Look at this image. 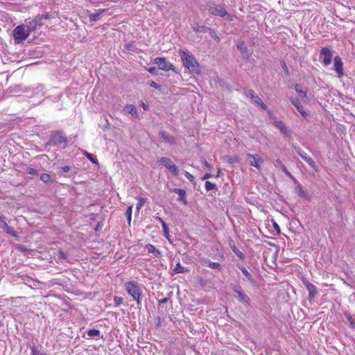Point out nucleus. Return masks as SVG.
<instances>
[{"mask_svg":"<svg viewBox=\"0 0 355 355\" xmlns=\"http://www.w3.org/2000/svg\"><path fill=\"white\" fill-rule=\"evenodd\" d=\"M179 55L181 58L184 67L187 68L190 73L196 75L200 74V64L193 55L189 54L182 49H180Z\"/></svg>","mask_w":355,"mask_h":355,"instance_id":"nucleus-1","label":"nucleus"},{"mask_svg":"<svg viewBox=\"0 0 355 355\" xmlns=\"http://www.w3.org/2000/svg\"><path fill=\"white\" fill-rule=\"evenodd\" d=\"M127 293L137 302L138 306L141 305V288L140 285L135 281H130L124 285Z\"/></svg>","mask_w":355,"mask_h":355,"instance_id":"nucleus-2","label":"nucleus"},{"mask_svg":"<svg viewBox=\"0 0 355 355\" xmlns=\"http://www.w3.org/2000/svg\"><path fill=\"white\" fill-rule=\"evenodd\" d=\"M68 141L67 136L63 131L57 130L51 132L49 139L46 145L49 146H58L62 143L67 144Z\"/></svg>","mask_w":355,"mask_h":355,"instance_id":"nucleus-3","label":"nucleus"},{"mask_svg":"<svg viewBox=\"0 0 355 355\" xmlns=\"http://www.w3.org/2000/svg\"><path fill=\"white\" fill-rule=\"evenodd\" d=\"M208 11L210 15L224 17L230 21L234 19V17L229 14L228 12L220 5L212 4L209 6Z\"/></svg>","mask_w":355,"mask_h":355,"instance_id":"nucleus-4","label":"nucleus"},{"mask_svg":"<svg viewBox=\"0 0 355 355\" xmlns=\"http://www.w3.org/2000/svg\"><path fill=\"white\" fill-rule=\"evenodd\" d=\"M31 32L28 31V29L26 31L23 25L17 26L13 30V37L15 40V42L16 44H20L30 35Z\"/></svg>","mask_w":355,"mask_h":355,"instance_id":"nucleus-5","label":"nucleus"},{"mask_svg":"<svg viewBox=\"0 0 355 355\" xmlns=\"http://www.w3.org/2000/svg\"><path fill=\"white\" fill-rule=\"evenodd\" d=\"M153 62L157 65L159 69L162 71H168L169 70H172L175 71L174 66L171 62H168L165 57H157L153 60Z\"/></svg>","mask_w":355,"mask_h":355,"instance_id":"nucleus-6","label":"nucleus"},{"mask_svg":"<svg viewBox=\"0 0 355 355\" xmlns=\"http://www.w3.org/2000/svg\"><path fill=\"white\" fill-rule=\"evenodd\" d=\"M157 162L160 164H163L165 166L168 171L175 175H178V166L168 157H162L157 159Z\"/></svg>","mask_w":355,"mask_h":355,"instance_id":"nucleus-7","label":"nucleus"},{"mask_svg":"<svg viewBox=\"0 0 355 355\" xmlns=\"http://www.w3.org/2000/svg\"><path fill=\"white\" fill-rule=\"evenodd\" d=\"M333 53L329 47H323L320 51V60L324 66H328L332 60Z\"/></svg>","mask_w":355,"mask_h":355,"instance_id":"nucleus-8","label":"nucleus"},{"mask_svg":"<svg viewBox=\"0 0 355 355\" xmlns=\"http://www.w3.org/2000/svg\"><path fill=\"white\" fill-rule=\"evenodd\" d=\"M231 288L237 294V299L240 302L245 305L250 304V297L242 291L240 286L232 285Z\"/></svg>","mask_w":355,"mask_h":355,"instance_id":"nucleus-9","label":"nucleus"},{"mask_svg":"<svg viewBox=\"0 0 355 355\" xmlns=\"http://www.w3.org/2000/svg\"><path fill=\"white\" fill-rule=\"evenodd\" d=\"M295 151L304 159L312 168L317 171V166L314 160L299 147L294 146Z\"/></svg>","mask_w":355,"mask_h":355,"instance_id":"nucleus-10","label":"nucleus"},{"mask_svg":"<svg viewBox=\"0 0 355 355\" xmlns=\"http://www.w3.org/2000/svg\"><path fill=\"white\" fill-rule=\"evenodd\" d=\"M26 22L27 28L31 33L40 28L43 25L41 18L37 15L34 19H26Z\"/></svg>","mask_w":355,"mask_h":355,"instance_id":"nucleus-11","label":"nucleus"},{"mask_svg":"<svg viewBox=\"0 0 355 355\" xmlns=\"http://www.w3.org/2000/svg\"><path fill=\"white\" fill-rule=\"evenodd\" d=\"M334 70L339 77L343 76V63L342 59L336 56L334 60Z\"/></svg>","mask_w":355,"mask_h":355,"instance_id":"nucleus-12","label":"nucleus"},{"mask_svg":"<svg viewBox=\"0 0 355 355\" xmlns=\"http://www.w3.org/2000/svg\"><path fill=\"white\" fill-rule=\"evenodd\" d=\"M273 122L272 124L275 128L279 130V131L285 136H288L289 135V132L284 123V122L281 120H277L276 117H272Z\"/></svg>","mask_w":355,"mask_h":355,"instance_id":"nucleus-13","label":"nucleus"},{"mask_svg":"<svg viewBox=\"0 0 355 355\" xmlns=\"http://www.w3.org/2000/svg\"><path fill=\"white\" fill-rule=\"evenodd\" d=\"M290 101L291 103L296 107L297 111L302 114L303 117H306L308 116V114L305 112L304 107L301 104L300 100L298 98H291Z\"/></svg>","mask_w":355,"mask_h":355,"instance_id":"nucleus-14","label":"nucleus"},{"mask_svg":"<svg viewBox=\"0 0 355 355\" xmlns=\"http://www.w3.org/2000/svg\"><path fill=\"white\" fill-rule=\"evenodd\" d=\"M171 191L178 193L179 197L178 198V200L183 203L184 205H187V200L186 198V191L184 189H178V188H174L173 189H171Z\"/></svg>","mask_w":355,"mask_h":355,"instance_id":"nucleus-15","label":"nucleus"},{"mask_svg":"<svg viewBox=\"0 0 355 355\" xmlns=\"http://www.w3.org/2000/svg\"><path fill=\"white\" fill-rule=\"evenodd\" d=\"M201 263L202 265L207 266L211 268V269H216V270H220L222 268L221 265L219 263L212 262L209 259H207V258L202 259Z\"/></svg>","mask_w":355,"mask_h":355,"instance_id":"nucleus-16","label":"nucleus"},{"mask_svg":"<svg viewBox=\"0 0 355 355\" xmlns=\"http://www.w3.org/2000/svg\"><path fill=\"white\" fill-rule=\"evenodd\" d=\"M159 138L162 139L164 141L170 144H175L176 143V140L174 137L166 134L164 131H160L159 132Z\"/></svg>","mask_w":355,"mask_h":355,"instance_id":"nucleus-17","label":"nucleus"},{"mask_svg":"<svg viewBox=\"0 0 355 355\" xmlns=\"http://www.w3.org/2000/svg\"><path fill=\"white\" fill-rule=\"evenodd\" d=\"M296 182V186L295 187V192L298 195L299 197L302 198H305L307 200H309V196L306 194L305 191H303L302 186L299 182L296 181V180H294Z\"/></svg>","mask_w":355,"mask_h":355,"instance_id":"nucleus-18","label":"nucleus"},{"mask_svg":"<svg viewBox=\"0 0 355 355\" xmlns=\"http://www.w3.org/2000/svg\"><path fill=\"white\" fill-rule=\"evenodd\" d=\"M275 166L276 168H279L280 169H282L283 171V172L287 175L288 176L289 178H291V179L293 180H295V178L292 175V174L287 170L286 167L285 166V165L282 163V162L279 159H277L276 160V163H275Z\"/></svg>","mask_w":355,"mask_h":355,"instance_id":"nucleus-19","label":"nucleus"},{"mask_svg":"<svg viewBox=\"0 0 355 355\" xmlns=\"http://www.w3.org/2000/svg\"><path fill=\"white\" fill-rule=\"evenodd\" d=\"M230 246L232 249V250L234 252V253L241 259L244 260L245 258V254L241 252L235 245L233 241H230Z\"/></svg>","mask_w":355,"mask_h":355,"instance_id":"nucleus-20","label":"nucleus"},{"mask_svg":"<svg viewBox=\"0 0 355 355\" xmlns=\"http://www.w3.org/2000/svg\"><path fill=\"white\" fill-rule=\"evenodd\" d=\"M306 289L309 291V300H313L318 295V290L315 285L311 284V285H308Z\"/></svg>","mask_w":355,"mask_h":355,"instance_id":"nucleus-21","label":"nucleus"},{"mask_svg":"<svg viewBox=\"0 0 355 355\" xmlns=\"http://www.w3.org/2000/svg\"><path fill=\"white\" fill-rule=\"evenodd\" d=\"M247 157L248 158H251L252 159L250 162L251 166H254V167H256L258 169H260V165L259 164V159L257 158V155L248 154Z\"/></svg>","mask_w":355,"mask_h":355,"instance_id":"nucleus-22","label":"nucleus"},{"mask_svg":"<svg viewBox=\"0 0 355 355\" xmlns=\"http://www.w3.org/2000/svg\"><path fill=\"white\" fill-rule=\"evenodd\" d=\"M146 248L148 250L149 253H152L155 254V256L158 257L161 254V252L157 250L153 245L152 244H147L146 245Z\"/></svg>","mask_w":355,"mask_h":355,"instance_id":"nucleus-23","label":"nucleus"},{"mask_svg":"<svg viewBox=\"0 0 355 355\" xmlns=\"http://www.w3.org/2000/svg\"><path fill=\"white\" fill-rule=\"evenodd\" d=\"M1 228L3 230V231L7 233L8 234L15 236V231L12 227H10L6 220L2 223Z\"/></svg>","mask_w":355,"mask_h":355,"instance_id":"nucleus-24","label":"nucleus"},{"mask_svg":"<svg viewBox=\"0 0 355 355\" xmlns=\"http://www.w3.org/2000/svg\"><path fill=\"white\" fill-rule=\"evenodd\" d=\"M193 31L196 33H207L209 30V27L205 26H200L198 24H196L195 26L192 27Z\"/></svg>","mask_w":355,"mask_h":355,"instance_id":"nucleus-25","label":"nucleus"},{"mask_svg":"<svg viewBox=\"0 0 355 355\" xmlns=\"http://www.w3.org/2000/svg\"><path fill=\"white\" fill-rule=\"evenodd\" d=\"M247 95L257 104L261 100L252 89H249L247 92Z\"/></svg>","mask_w":355,"mask_h":355,"instance_id":"nucleus-26","label":"nucleus"},{"mask_svg":"<svg viewBox=\"0 0 355 355\" xmlns=\"http://www.w3.org/2000/svg\"><path fill=\"white\" fill-rule=\"evenodd\" d=\"M189 272V270L187 268L182 266L180 262H178L176 264V266L173 270L174 273H184V272Z\"/></svg>","mask_w":355,"mask_h":355,"instance_id":"nucleus-27","label":"nucleus"},{"mask_svg":"<svg viewBox=\"0 0 355 355\" xmlns=\"http://www.w3.org/2000/svg\"><path fill=\"white\" fill-rule=\"evenodd\" d=\"M105 11V9H100L98 12L96 13L90 14L89 15V19L90 21H96L99 19V17L101 14H102Z\"/></svg>","mask_w":355,"mask_h":355,"instance_id":"nucleus-28","label":"nucleus"},{"mask_svg":"<svg viewBox=\"0 0 355 355\" xmlns=\"http://www.w3.org/2000/svg\"><path fill=\"white\" fill-rule=\"evenodd\" d=\"M124 110L132 116L137 115V110L133 105H127L124 107Z\"/></svg>","mask_w":355,"mask_h":355,"instance_id":"nucleus-29","label":"nucleus"},{"mask_svg":"<svg viewBox=\"0 0 355 355\" xmlns=\"http://www.w3.org/2000/svg\"><path fill=\"white\" fill-rule=\"evenodd\" d=\"M31 350V355H46L43 351L38 349L35 345L30 346Z\"/></svg>","mask_w":355,"mask_h":355,"instance_id":"nucleus-30","label":"nucleus"},{"mask_svg":"<svg viewBox=\"0 0 355 355\" xmlns=\"http://www.w3.org/2000/svg\"><path fill=\"white\" fill-rule=\"evenodd\" d=\"M83 153L92 163L94 164H98L97 159L94 156V155L88 153L86 150H84Z\"/></svg>","mask_w":355,"mask_h":355,"instance_id":"nucleus-31","label":"nucleus"},{"mask_svg":"<svg viewBox=\"0 0 355 355\" xmlns=\"http://www.w3.org/2000/svg\"><path fill=\"white\" fill-rule=\"evenodd\" d=\"M239 268L242 271L243 274L250 282L253 281L252 275L247 270V269L242 266H239Z\"/></svg>","mask_w":355,"mask_h":355,"instance_id":"nucleus-32","label":"nucleus"},{"mask_svg":"<svg viewBox=\"0 0 355 355\" xmlns=\"http://www.w3.org/2000/svg\"><path fill=\"white\" fill-rule=\"evenodd\" d=\"M236 47L242 54H245L248 52V49L245 46L243 41L239 42L238 44H236Z\"/></svg>","mask_w":355,"mask_h":355,"instance_id":"nucleus-33","label":"nucleus"},{"mask_svg":"<svg viewBox=\"0 0 355 355\" xmlns=\"http://www.w3.org/2000/svg\"><path fill=\"white\" fill-rule=\"evenodd\" d=\"M295 89L296 92L299 94L300 97L305 98L306 97V92L302 89L301 87L299 85H295Z\"/></svg>","mask_w":355,"mask_h":355,"instance_id":"nucleus-34","label":"nucleus"},{"mask_svg":"<svg viewBox=\"0 0 355 355\" xmlns=\"http://www.w3.org/2000/svg\"><path fill=\"white\" fill-rule=\"evenodd\" d=\"M162 228H163V232H164V234L165 236V237L167 239H169V229L166 225V223L164 221V220H162Z\"/></svg>","mask_w":355,"mask_h":355,"instance_id":"nucleus-35","label":"nucleus"},{"mask_svg":"<svg viewBox=\"0 0 355 355\" xmlns=\"http://www.w3.org/2000/svg\"><path fill=\"white\" fill-rule=\"evenodd\" d=\"M101 334V331L98 329H89L87 331V335L89 337H95V336H99Z\"/></svg>","mask_w":355,"mask_h":355,"instance_id":"nucleus-36","label":"nucleus"},{"mask_svg":"<svg viewBox=\"0 0 355 355\" xmlns=\"http://www.w3.org/2000/svg\"><path fill=\"white\" fill-rule=\"evenodd\" d=\"M205 187L207 191L216 189V185L209 181H206Z\"/></svg>","mask_w":355,"mask_h":355,"instance_id":"nucleus-37","label":"nucleus"},{"mask_svg":"<svg viewBox=\"0 0 355 355\" xmlns=\"http://www.w3.org/2000/svg\"><path fill=\"white\" fill-rule=\"evenodd\" d=\"M25 91H26V89L22 88L21 85H16L10 88V92L13 93L24 92Z\"/></svg>","mask_w":355,"mask_h":355,"instance_id":"nucleus-38","label":"nucleus"},{"mask_svg":"<svg viewBox=\"0 0 355 355\" xmlns=\"http://www.w3.org/2000/svg\"><path fill=\"white\" fill-rule=\"evenodd\" d=\"M132 206L128 207V208L126 210L125 215L127 216V220L128 222V224H130L131 222V217H132Z\"/></svg>","mask_w":355,"mask_h":355,"instance_id":"nucleus-39","label":"nucleus"},{"mask_svg":"<svg viewBox=\"0 0 355 355\" xmlns=\"http://www.w3.org/2000/svg\"><path fill=\"white\" fill-rule=\"evenodd\" d=\"M281 67L286 76L290 75L289 70L288 69V67L286 65V63L284 60L281 61Z\"/></svg>","mask_w":355,"mask_h":355,"instance_id":"nucleus-40","label":"nucleus"},{"mask_svg":"<svg viewBox=\"0 0 355 355\" xmlns=\"http://www.w3.org/2000/svg\"><path fill=\"white\" fill-rule=\"evenodd\" d=\"M40 180L44 182H49L51 180L50 175L47 173H42L40 176Z\"/></svg>","mask_w":355,"mask_h":355,"instance_id":"nucleus-41","label":"nucleus"},{"mask_svg":"<svg viewBox=\"0 0 355 355\" xmlns=\"http://www.w3.org/2000/svg\"><path fill=\"white\" fill-rule=\"evenodd\" d=\"M207 33H209L210 36H211L212 38H214V39L216 40L217 41H219V40H220L219 37L217 35V34H216V31H215L214 29H212V28H209V30H208V32H207Z\"/></svg>","mask_w":355,"mask_h":355,"instance_id":"nucleus-42","label":"nucleus"},{"mask_svg":"<svg viewBox=\"0 0 355 355\" xmlns=\"http://www.w3.org/2000/svg\"><path fill=\"white\" fill-rule=\"evenodd\" d=\"M139 202L137 204L136 209L139 211L141 207L146 203V199L144 198H139Z\"/></svg>","mask_w":355,"mask_h":355,"instance_id":"nucleus-43","label":"nucleus"},{"mask_svg":"<svg viewBox=\"0 0 355 355\" xmlns=\"http://www.w3.org/2000/svg\"><path fill=\"white\" fill-rule=\"evenodd\" d=\"M114 301L116 305L119 306L123 303V299L121 297L115 296Z\"/></svg>","mask_w":355,"mask_h":355,"instance_id":"nucleus-44","label":"nucleus"},{"mask_svg":"<svg viewBox=\"0 0 355 355\" xmlns=\"http://www.w3.org/2000/svg\"><path fill=\"white\" fill-rule=\"evenodd\" d=\"M148 85H149L150 87H153V88L156 89H158V90H160V89H162V87H161L159 85L157 84V83H156L155 82H154L153 80L150 81V82L148 83Z\"/></svg>","mask_w":355,"mask_h":355,"instance_id":"nucleus-45","label":"nucleus"},{"mask_svg":"<svg viewBox=\"0 0 355 355\" xmlns=\"http://www.w3.org/2000/svg\"><path fill=\"white\" fill-rule=\"evenodd\" d=\"M26 173L29 175H37V171L33 168H31V167H28L27 169H26Z\"/></svg>","mask_w":355,"mask_h":355,"instance_id":"nucleus-46","label":"nucleus"},{"mask_svg":"<svg viewBox=\"0 0 355 355\" xmlns=\"http://www.w3.org/2000/svg\"><path fill=\"white\" fill-rule=\"evenodd\" d=\"M150 73L153 75H157V70L155 67H149L146 69Z\"/></svg>","mask_w":355,"mask_h":355,"instance_id":"nucleus-47","label":"nucleus"},{"mask_svg":"<svg viewBox=\"0 0 355 355\" xmlns=\"http://www.w3.org/2000/svg\"><path fill=\"white\" fill-rule=\"evenodd\" d=\"M346 317H347V320L350 322L351 326L352 327H354L355 325V322H354V320L353 319L352 316L350 315L349 314H347Z\"/></svg>","mask_w":355,"mask_h":355,"instance_id":"nucleus-48","label":"nucleus"},{"mask_svg":"<svg viewBox=\"0 0 355 355\" xmlns=\"http://www.w3.org/2000/svg\"><path fill=\"white\" fill-rule=\"evenodd\" d=\"M184 175L185 177L191 182H193L194 180V177L193 176V175H191V173H189V172L187 171H184Z\"/></svg>","mask_w":355,"mask_h":355,"instance_id":"nucleus-49","label":"nucleus"},{"mask_svg":"<svg viewBox=\"0 0 355 355\" xmlns=\"http://www.w3.org/2000/svg\"><path fill=\"white\" fill-rule=\"evenodd\" d=\"M71 170V167L69 166H64L60 168V171L62 173H68Z\"/></svg>","mask_w":355,"mask_h":355,"instance_id":"nucleus-50","label":"nucleus"},{"mask_svg":"<svg viewBox=\"0 0 355 355\" xmlns=\"http://www.w3.org/2000/svg\"><path fill=\"white\" fill-rule=\"evenodd\" d=\"M37 16L41 18V21H42V19H50V15L49 14L37 15Z\"/></svg>","mask_w":355,"mask_h":355,"instance_id":"nucleus-51","label":"nucleus"},{"mask_svg":"<svg viewBox=\"0 0 355 355\" xmlns=\"http://www.w3.org/2000/svg\"><path fill=\"white\" fill-rule=\"evenodd\" d=\"M273 227L277 231V234H280V227L276 222L273 223Z\"/></svg>","mask_w":355,"mask_h":355,"instance_id":"nucleus-52","label":"nucleus"},{"mask_svg":"<svg viewBox=\"0 0 355 355\" xmlns=\"http://www.w3.org/2000/svg\"><path fill=\"white\" fill-rule=\"evenodd\" d=\"M58 254H59L58 257L60 259H66L67 258V255L62 251H59Z\"/></svg>","mask_w":355,"mask_h":355,"instance_id":"nucleus-53","label":"nucleus"},{"mask_svg":"<svg viewBox=\"0 0 355 355\" xmlns=\"http://www.w3.org/2000/svg\"><path fill=\"white\" fill-rule=\"evenodd\" d=\"M257 105H259L263 110H266L268 108V106L263 102L262 100H261V101L258 102Z\"/></svg>","mask_w":355,"mask_h":355,"instance_id":"nucleus-54","label":"nucleus"},{"mask_svg":"<svg viewBox=\"0 0 355 355\" xmlns=\"http://www.w3.org/2000/svg\"><path fill=\"white\" fill-rule=\"evenodd\" d=\"M213 177V175L211 174V173H205L202 177V180H207L210 178Z\"/></svg>","mask_w":355,"mask_h":355,"instance_id":"nucleus-55","label":"nucleus"},{"mask_svg":"<svg viewBox=\"0 0 355 355\" xmlns=\"http://www.w3.org/2000/svg\"><path fill=\"white\" fill-rule=\"evenodd\" d=\"M302 280L304 285L306 286V288L308 287V285L311 284V283L309 282L305 277H302Z\"/></svg>","mask_w":355,"mask_h":355,"instance_id":"nucleus-56","label":"nucleus"},{"mask_svg":"<svg viewBox=\"0 0 355 355\" xmlns=\"http://www.w3.org/2000/svg\"><path fill=\"white\" fill-rule=\"evenodd\" d=\"M202 162L208 169L211 168V165L207 162V160L205 158L202 159Z\"/></svg>","mask_w":355,"mask_h":355,"instance_id":"nucleus-57","label":"nucleus"},{"mask_svg":"<svg viewBox=\"0 0 355 355\" xmlns=\"http://www.w3.org/2000/svg\"><path fill=\"white\" fill-rule=\"evenodd\" d=\"M168 297H164V298L159 300V304H165L168 302Z\"/></svg>","mask_w":355,"mask_h":355,"instance_id":"nucleus-58","label":"nucleus"},{"mask_svg":"<svg viewBox=\"0 0 355 355\" xmlns=\"http://www.w3.org/2000/svg\"><path fill=\"white\" fill-rule=\"evenodd\" d=\"M6 218L3 216H0V223L4 222Z\"/></svg>","mask_w":355,"mask_h":355,"instance_id":"nucleus-59","label":"nucleus"},{"mask_svg":"<svg viewBox=\"0 0 355 355\" xmlns=\"http://www.w3.org/2000/svg\"><path fill=\"white\" fill-rule=\"evenodd\" d=\"M236 161H237V160H234V159H230V162L231 163H234V162H236Z\"/></svg>","mask_w":355,"mask_h":355,"instance_id":"nucleus-60","label":"nucleus"},{"mask_svg":"<svg viewBox=\"0 0 355 355\" xmlns=\"http://www.w3.org/2000/svg\"><path fill=\"white\" fill-rule=\"evenodd\" d=\"M143 107H144V110H146L148 106L146 105L144 103H143Z\"/></svg>","mask_w":355,"mask_h":355,"instance_id":"nucleus-61","label":"nucleus"},{"mask_svg":"<svg viewBox=\"0 0 355 355\" xmlns=\"http://www.w3.org/2000/svg\"><path fill=\"white\" fill-rule=\"evenodd\" d=\"M220 169H218V170L217 177H218V176L220 175Z\"/></svg>","mask_w":355,"mask_h":355,"instance_id":"nucleus-62","label":"nucleus"},{"mask_svg":"<svg viewBox=\"0 0 355 355\" xmlns=\"http://www.w3.org/2000/svg\"><path fill=\"white\" fill-rule=\"evenodd\" d=\"M157 219L159 220V221H160L162 223V220H163L161 218L159 217H157Z\"/></svg>","mask_w":355,"mask_h":355,"instance_id":"nucleus-63","label":"nucleus"}]
</instances>
